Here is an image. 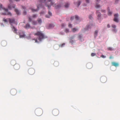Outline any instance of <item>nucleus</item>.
I'll list each match as a JSON object with an SVG mask.
<instances>
[{
	"label": "nucleus",
	"mask_w": 120,
	"mask_h": 120,
	"mask_svg": "<svg viewBox=\"0 0 120 120\" xmlns=\"http://www.w3.org/2000/svg\"><path fill=\"white\" fill-rule=\"evenodd\" d=\"M34 34L35 36H38V39L40 41H41L42 40L47 38L44 36L42 32L40 31H37L36 33H34Z\"/></svg>",
	"instance_id": "obj_1"
},
{
	"label": "nucleus",
	"mask_w": 120,
	"mask_h": 120,
	"mask_svg": "<svg viewBox=\"0 0 120 120\" xmlns=\"http://www.w3.org/2000/svg\"><path fill=\"white\" fill-rule=\"evenodd\" d=\"M51 1L52 0H48L47 2L45 3V5L48 7V9H49L51 5H53V7H55L56 8H58L60 7L59 5H57L56 6H55L56 4L55 3H52Z\"/></svg>",
	"instance_id": "obj_2"
},
{
	"label": "nucleus",
	"mask_w": 120,
	"mask_h": 120,
	"mask_svg": "<svg viewBox=\"0 0 120 120\" xmlns=\"http://www.w3.org/2000/svg\"><path fill=\"white\" fill-rule=\"evenodd\" d=\"M2 9H3L6 11L5 12L3 13L2 14L4 15H8L11 16L12 15V14L9 12L8 11V9H5L3 7L2 5L1 4H0V10Z\"/></svg>",
	"instance_id": "obj_3"
},
{
	"label": "nucleus",
	"mask_w": 120,
	"mask_h": 120,
	"mask_svg": "<svg viewBox=\"0 0 120 120\" xmlns=\"http://www.w3.org/2000/svg\"><path fill=\"white\" fill-rule=\"evenodd\" d=\"M42 109L40 108L36 109L35 111V113L36 114L37 116H41L42 113Z\"/></svg>",
	"instance_id": "obj_4"
},
{
	"label": "nucleus",
	"mask_w": 120,
	"mask_h": 120,
	"mask_svg": "<svg viewBox=\"0 0 120 120\" xmlns=\"http://www.w3.org/2000/svg\"><path fill=\"white\" fill-rule=\"evenodd\" d=\"M52 113L53 115L56 116L59 114V111L57 109H54L52 111Z\"/></svg>",
	"instance_id": "obj_5"
},
{
	"label": "nucleus",
	"mask_w": 120,
	"mask_h": 120,
	"mask_svg": "<svg viewBox=\"0 0 120 120\" xmlns=\"http://www.w3.org/2000/svg\"><path fill=\"white\" fill-rule=\"evenodd\" d=\"M19 35L20 38H23L25 36L24 32L22 31L19 32Z\"/></svg>",
	"instance_id": "obj_6"
},
{
	"label": "nucleus",
	"mask_w": 120,
	"mask_h": 120,
	"mask_svg": "<svg viewBox=\"0 0 120 120\" xmlns=\"http://www.w3.org/2000/svg\"><path fill=\"white\" fill-rule=\"evenodd\" d=\"M106 78L104 76L101 77L100 78V81L102 83L105 82L106 81Z\"/></svg>",
	"instance_id": "obj_7"
},
{
	"label": "nucleus",
	"mask_w": 120,
	"mask_h": 120,
	"mask_svg": "<svg viewBox=\"0 0 120 120\" xmlns=\"http://www.w3.org/2000/svg\"><path fill=\"white\" fill-rule=\"evenodd\" d=\"M10 93L12 95H14L16 94L17 91L15 89H12L11 90Z\"/></svg>",
	"instance_id": "obj_8"
},
{
	"label": "nucleus",
	"mask_w": 120,
	"mask_h": 120,
	"mask_svg": "<svg viewBox=\"0 0 120 120\" xmlns=\"http://www.w3.org/2000/svg\"><path fill=\"white\" fill-rule=\"evenodd\" d=\"M28 72L30 75H32L34 74V70L33 68H30L29 69Z\"/></svg>",
	"instance_id": "obj_9"
},
{
	"label": "nucleus",
	"mask_w": 120,
	"mask_h": 120,
	"mask_svg": "<svg viewBox=\"0 0 120 120\" xmlns=\"http://www.w3.org/2000/svg\"><path fill=\"white\" fill-rule=\"evenodd\" d=\"M118 16V14H116L114 15V21L117 22H119L117 18Z\"/></svg>",
	"instance_id": "obj_10"
},
{
	"label": "nucleus",
	"mask_w": 120,
	"mask_h": 120,
	"mask_svg": "<svg viewBox=\"0 0 120 120\" xmlns=\"http://www.w3.org/2000/svg\"><path fill=\"white\" fill-rule=\"evenodd\" d=\"M14 68L15 70H18L19 69L20 66L19 64H16L14 65Z\"/></svg>",
	"instance_id": "obj_11"
},
{
	"label": "nucleus",
	"mask_w": 120,
	"mask_h": 120,
	"mask_svg": "<svg viewBox=\"0 0 120 120\" xmlns=\"http://www.w3.org/2000/svg\"><path fill=\"white\" fill-rule=\"evenodd\" d=\"M11 27L12 29L13 32L15 33H17V29H16L14 26H13L12 25H11Z\"/></svg>",
	"instance_id": "obj_12"
},
{
	"label": "nucleus",
	"mask_w": 120,
	"mask_h": 120,
	"mask_svg": "<svg viewBox=\"0 0 120 120\" xmlns=\"http://www.w3.org/2000/svg\"><path fill=\"white\" fill-rule=\"evenodd\" d=\"M41 7L42 6L40 5H39L37 6L38 9H31V10L33 12H36L38 11L40 8H41Z\"/></svg>",
	"instance_id": "obj_13"
},
{
	"label": "nucleus",
	"mask_w": 120,
	"mask_h": 120,
	"mask_svg": "<svg viewBox=\"0 0 120 120\" xmlns=\"http://www.w3.org/2000/svg\"><path fill=\"white\" fill-rule=\"evenodd\" d=\"M101 0H97L96 2V5H95V7L97 8H98L100 7L99 5L98 4L99 2Z\"/></svg>",
	"instance_id": "obj_14"
},
{
	"label": "nucleus",
	"mask_w": 120,
	"mask_h": 120,
	"mask_svg": "<svg viewBox=\"0 0 120 120\" xmlns=\"http://www.w3.org/2000/svg\"><path fill=\"white\" fill-rule=\"evenodd\" d=\"M9 22L10 24L11 25H12L11 23H14L15 22V19L13 18L10 19L9 18Z\"/></svg>",
	"instance_id": "obj_15"
},
{
	"label": "nucleus",
	"mask_w": 120,
	"mask_h": 120,
	"mask_svg": "<svg viewBox=\"0 0 120 120\" xmlns=\"http://www.w3.org/2000/svg\"><path fill=\"white\" fill-rule=\"evenodd\" d=\"M27 65L29 66H31L33 64V62L32 61L29 60L27 61Z\"/></svg>",
	"instance_id": "obj_16"
},
{
	"label": "nucleus",
	"mask_w": 120,
	"mask_h": 120,
	"mask_svg": "<svg viewBox=\"0 0 120 120\" xmlns=\"http://www.w3.org/2000/svg\"><path fill=\"white\" fill-rule=\"evenodd\" d=\"M112 66H115L116 67H117L118 66V63H116L115 62H112Z\"/></svg>",
	"instance_id": "obj_17"
},
{
	"label": "nucleus",
	"mask_w": 120,
	"mask_h": 120,
	"mask_svg": "<svg viewBox=\"0 0 120 120\" xmlns=\"http://www.w3.org/2000/svg\"><path fill=\"white\" fill-rule=\"evenodd\" d=\"M92 26V25L90 24V25H87L85 28V29L86 30H87L89 29H90L91 28V26Z\"/></svg>",
	"instance_id": "obj_18"
},
{
	"label": "nucleus",
	"mask_w": 120,
	"mask_h": 120,
	"mask_svg": "<svg viewBox=\"0 0 120 120\" xmlns=\"http://www.w3.org/2000/svg\"><path fill=\"white\" fill-rule=\"evenodd\" d=\"M37 21L38 22V23L39 24H41L42 22L41 19L40 18H39L37 19Z\"/></svg>",
	"instance_id": "obj_19"
},
{
	"label": "nucleus",
	"mask_w": 120,
	"mask_h": 120,
	"mask_svg": "<svg viewBox=\"0 0 120 120\" xmlns=\"http://www.w3.org/2000/svg\"><path fill=\"white\" fill-rule=\"evenodd\" d=\"M48 14L49 15L48 16L47 15H46L45 17L47 18H49L50 16H51L52 15V14L51 12L49 11L48 12Z\"/></svg>",
	"instance_id": "obj_20"
},
{
	"label": "nucleus",
	"mask_w": 120,
	"mask_h": 120,
	"mask_svg": "<svg viewBox=\"0 0 120 120\" xmlns=\"http://www.w3.org/2000/svg\"><path fill=\"white\" fill-rule=\"evenodd\" d=\"M98 30H96L94 33V36L95 38H96L98 35Z\"/></svg>",
	"instance_id": "obj_21"
},
{
	"label": "nucleus",
	"mask_w": 120,
	"mask_h": 120,
	"mask_svg": "<svg viewBox=\"0 0 120 120\" xmlns=\"http://www.w3.org/2000/svg\"><path fill=\"white\" fill-rule=\"evenodd\" d=\"M15 5H14L12 6H11L10 5L8 6V8L9 9H11L12 8H15Z\"/></svg>",
	"instance_id": "obj_22"
},
{
	"label": "nucleus",
	"mask_w": 120,
	"mask_h": 120,
	"mask_svg": "<svg viewBox=\"0 0 120 120\" xmlns=\"http://www.w3.org/2000/svg\"><path fill=\"white\" fill-rule=\"evenodd\" d=\"M97 17H98L99 18L101 17V14L100 12H97Z\"/></svg>",
	"instance_id": "obj_23"
},
{
	"label": "nucleus",
	"mask_w": 120,
	"mask_h": 120,
	"mask_svg": "<svg viewBox=\"0 0 120 120\" xmlns=\"http://www.w3.org/2000/svg\"><path fill=\"white\" fill-rule=\"evenodd\" d=\"M54 64L55 66L57 67L59 65V63L58 62H55L54 63Z\"/></svg>",
	"instance_id": "obj_24"
},
{
	"label": "nucleus",
	"mask_w": 120,
	"mask_h": 120,
	"mask_svg": "<svg viewBox=\"0 0 120 120\" xmlns=\"http://www.w3.org/2000/svg\"><path fill=\"white\" fill-rule=\"evenodd\" d=\"M108 14L109 15H111L112 13L110 11V10L109 9V8H108Z\"/></svg>",
	"instance_id": "obj_25"
},
{
	"label": "nucleus",
	"mask_w": 120,
	"mask_h": 120,
	"mask_svg": "<svg viewBox=\"0 0 120 120\" xmlns=\"http://www.w3.org/2000/svg\"><path fill=\"white\" fill-rule=\"evenodd\" d=\"M32 23L34 25H36L37 24V21L33 20L32 22Z\"/></svg>",
	"instance_id": "obj_26"
},
{
	"label": "nucleus",
	"mask_w": 120,
	"mask_h": 120,
	"mask_svg": "<svg viewBox=\"0 0 120 120\" xmlns=\"http://www.w3.org/2000/svg\"><path fill=\"white\" fill-rule=\"evenodd\" d=\"M72 30L73 32H75L78 30V29L77 28H73L72 29Z\"/></svg>",
	"instance_id": "obj_27"
},
{
	"label": "nucleus",
	"mask_w": 120,
	"mask_h": 120,
	"mask_svg": "<svg viewBox=\"0 0 120 120\" xmlns=\"http://www.w3.org/2000/svg\"><path fill=\"white\" fill-rule=\"evenodd\" d=\"M30 25L28 23H27L26 26H25V28H29L30 27Z\"/></svg>",
	"instance_id": "obj_28"
},
{
	"label": "nucleus",
	"mask_w": 120,
	"mask_h": 120,
	"mask_svg": "<svg viewBox=\"0 0 120 120\" xmlns=\"http://www.w3.org/2000/svg\"><path fill=\"white\" fill-rule=\"evenodd\" d=\"M54 27V25L52 24H50L49 25V28H51Z\"/></svg>",
	"instance_id": "obj_29"
},
{
	"label": "nucleus",
	"mask_w": 120,
	"mask_h": 120,
	"mask_svg": "<svg viewBox=\"0 0 120 120\" xmlns=\"http://www.w3.org/2000/svg\"><path fill=\"white\" fill-rule=\"evenodd\" d=\"M3 20L5 22H8V21H9V18H7L6 19H3Z\"/></svg>",
	"instance_id": "obj_30"
},
{
	"label": "nucleus",
	"mask_w": 120,
	"mask_h": 120,
	"mask_svg": "<svg viewBox=\"0 0 120 120\" xmlns=\"http://www.w3.org/2000/svg\"><path fill=\"white\" fill-rule=\"evenodd\" d=\"M15 12H16L17 14L18 15L19 14V11L17 9H15Z\"/></svg>",
	"instance_id": "obj_31"
},
{
	"label": "nucleus",
	"mask_w": 120,
	"mask_h": 120,
	"mask_svg": "<svg viewBox=\"0 0 120 120\" xmlns=\"http://www.w3.org/2000/svg\"><path fill=\"white\" fill-rule=\"evenodd\" d=\"M108 49L110 51H112L114 50V49L112 47H109L108 48Z\"/></svg>",
	"instance_id": "obj_32"
},
{
	"label": "nucleus",
	"mask_w": 120,
	"mask_h": 120,
	"mask_svg": "<svg viewBox=\"0 0 120 120\" xmlns=\"http://www.w3.org/2000/svg\"><path fill=\"white\" fill-rule=\"evenodd\" d=\"M46 0H39V2L40 3H42L45 2Z\"/></svg>",
	"instance_id": "obj_33"
},
{
	"label": "nucleus",
	"mask_w": 120,
	"mask_h": 120,
	"mask_svg": "<svg viewBox=\"0 0 120 120\" xmlns=\"http://www.w3.org/2000/svg\"><path fill=\"white\" fill-rule=\"evenodd\" d=\"M38 16L37 14H34L32 16V17L34 18H35Z\"/></svg>",
	"instance_id": "obj_34"
},
{
	"label": "nucleus",
	"mask_w": 120,
	"mask_h": 120,
	"mask_svg": "<svg viewBox=\"0 0 120 120\" xmlns=\"http://www.w3.org/2000/svg\"><path fill=\"white\" fill-rule=\"evenodd\" d=\"M65 45V43H63L62 44H60L59 45V46L60 47H63L64 45Z\"/></svg>",
	"instance_id": "obj_35"
},
{
	"label": "nucleus",
	"mask_w": 120,
	"mask_h": 120,
	"mask_svg": "<svg viewBox=\"0 0 120 120\" xmlns=\"http://www.w3.org/2000/svg\"><path fill=\"white\" fill-rule=\"evenodd\" d=\"M75 19H76V20H79V18L78 16H77V15H76L75 16Z\"/></svg>",
	"instance_id": "obj_36"
},
{
	"label": "nucleus",
	"mask_w": 120,
	"mask_h": 120,
	"mask_svg": "<svg viewBox=\"0 0 120 120\" xmlns=\"http://www.w3.org/2000/svg\"><path fill=\"white\" fill-rule=\"evenodd\" d=\"M96 55V53H92L91 54V56H93Z\"/></svg>",
	"instance_id": "obj_37"
},
{
	"label": "nucleus",
	"mask_w": 120,
	"mask_h": 120,
	"mask_svg": "<svg viewBox=\"0 0 120 120\" xmlns=\"http://www.w3.org/2000/svg\"><path fill=\"white\" fill-rule=\"evenodd\" d=\"M77 3H78V7L80 4L81 2L80 1H79Z\"/></svg>",
	"instance_id": "obj_38"
},
{
	"label": "nucleus",
	"mask_w": 120,
	"mask_h": 120,
	"mask_svg": "<svg viewBox=\"0 0 120 120\" xmlns=\"http://www.w3.org/2000/svg\"><path fill=\"white\" fill-rule=\"evenodd\" d=\"M69 31V29H66L65 30V32L66 33L68 32Z\"/></svg>",
	"instance_id": "obj_39"
},
{
	"label": "nucleus",
	"mask_w": 120,
	"mask_h": 120,
	"mask_svg": "<svg viewBox=\"0 0 120 120\" xmlns=\"http://www.w3.org/2000/svg\"><path fill=\"white\" fill-rule=\"evenodd\" d=\"M69 4L68 3H67L65 5V7L66 8H68L69 5Z\"/></svg>",
	"instance_id": "obj_40"
},
{
	"label": "nucleus",
	"mask_w": 120,
	"mask_h": 120,
	"mask_svg": "<svg viewBox=\"0 0 120 120\" xmlns=\"http://www.w3.org/2000/svg\"><path fill=\"white\" fill-rule=\"evenodd\" d=\"M68 26L69 27L71 28L72 27V25L71 24L69 23L68 25Z\"/></svg>",
	"instance_id": "obj_41"
},
{
	"label": "nucleus",
	"mask_w": 120,
	"mask_h": 120,
	"mask_svg": "<svg viewBox=\"0 0 120 120\" xmlns=\"http://www.w3.org/2000/svg\"><path fill=\"white\" fill-rule=\"evenodd\" d=\"M13 63H15V61H14V60H13V61H12L11 62V64L12 65H13Z\"/></svg>",
	"instance_id": "obj_42"
},
{
	"label": "nucleus",
	"mask_w": 120,
	"mask_h": 120,
	"mask_svg": "<svg viewBox=\"0 0 120 120\" xmlns=\"http://www.w3.org/2000/svg\"><path fill=\"white\" fill-rule=\"evenodd\" d=\"M101 57L103 58H106V56H104L103 55H102L101 56Z\"/></svg>",
	"instance_id": "obj_43"
},
{
	"label": "nucleus",
	"mask_w": 120,
	"mask_h": 120,
	"mask_svg": "<svg viewBox=\"0 0 120 120\" xmlns=\"http://www.w3.org/2000/svg\"><path fill=\"white\" fill-rule=\"evenodd\" d=\"M112 27L114 28H115L116 27V26L115 25H112Z\"/></svg>",
	"instance_id": "obj_44"
},
{
	"label": "nucleus",
	"mask_w": 120,
	"mask_h": 120,
	"mask_svg": "<svg viewBox=\"0 0 120 120\" xmlns=\"http://www.w3.org/2000/svg\"><path fill=\"white\" fill-rule=\"evenodd\" d=\"M29 22H31L32 21V19L30 17H29Z\"/></svg>",
	"instance_id": "obj_45"
},
{
	"label": "nucleus",
	"mask_w": 120,
	"mask_h": 120,
	"mask_svg": "<svg viewBox=\"0 0 120 120\" xmlns=\"http://www.w3.org/2000/svg\"><path fill=\"white\" fill-rule=\"evenodd\" d=\"M61 26L62 27H64L65 26V24L63 23L61 24Z\"/></svg>",
	"instance_id": "obj_46"
},
{
	"label": "nucleus",
	"mask_w": 120,
	"mask_h": 120,
	"mask_svg": "<svg viewBox=\"0 0 120 120\" xmlns=\"http://www.w3.org/2000/svg\"><path fill=\"white\" fill-rule=\"evenodd\" d=\"M101 11L102 12H103L105 13L106 12V11L105 10H101Z\"/></svg>",
	"instance_id": "obj_47"
},
{
	"label": "nucleus",
	"mask_w": 120,
	"mask_h": 120,
	"mask_svg": "<svg viewBox=\"0 0 120 120\" xmlns=\"http://www.w3.org/2000/svg\"><path fill=\"white\" fill-rule=\"evenodd\" d=\"M23 14L24 15H26V11L24 10L23 11Z\"/></svg>",
	"instance_id": "obj_48"
},
{
	"label": "nucleus",
	"mask_w": 120,
	"mask_h": 120,
	"mask_svg": "<svg viewBox=\"0 0 120 120\" xmlns=\"http://www.w3.org/2000/svg\"><path fill=\"white\" fill-rule=\"evenodd\" d=\"M45 13V12H44V11H41L40 13V14L41 15V14H44Z\"/></svg>",
	"instance_id": "obj_49"
},
{
	"label": "nucleus",
	"mask_w": 120,
	"mask_h": 120,
	"mask_svg": "<svg viewBox=\"0 0 120 120\" xmlns=\"http://www.w3.org/2000/svg\"><path fill=\"white\" fill-rule=\"evenodd\" d=\"M74 19V17H71V20H73Z\"/></svg>",
	"instance_id": "obj_50"
},
{
	"label": "nucleus",
	"mask_w": 120,
	"mask_h": 120,
	"mask_svg": "<svg viewBox=\"0 0 120 120\" xmlns=\"http://www.w3.org/2000/svg\"><path fill=\"white\" fill-rule=\"evenodd\" d=\"M89 17L90 19H91L92 18V17L91 15H90L89 16Z\"/></svg>",
	"instance_id": "obj_51"
},
{
	"label": "nucleus",
	"mask_w": 120,
	"mask_h": 120,
	"mask_svg": "<svg viewBox=\"0 0 120 120\" xmlns=\"http://www.w3.org/2000/svg\"><path fill=\"white\" fill-rule=\"evenodd\" d=\"M34 40H35V42H38V41L37 39H35V38H34Z\"/></svg>",
	"instance_id": "obj_52"
},
{
	"label": "nucleus",
	"mask_w": 120,
	"mask_h": 120,
	"mask_svg": "<svg viewBox=\"0 0 120 120\" xmlns=\"http://www.w3.org/2000/svg\"><path fill=\"white\" fill-rule=\"evenodd\" d=\"M109 59H112L113 58V57L112 56H110V57H109Z\"/></svg>",
	"instance_id": "obj_53"
},
{
	"label": "nucleus",
	"mask_w": 120,
	"mask_h": 120,
	"mask_svg": "<svg viewBox=\"0 0 120 120\" xmlns=\"http://www.w3.org/2000/svg\"><path fill=\"white\" fill-rule=\"evenodd\" d=\"M86 1L87 3H89V0H86Z\"/></svg>",
	"instance_id": "obj_54"
},
{
	"label": "nucleus",
	"mask_w": 120,
	"mask_h": 120,
	"mask_svg": "<svg viewBox=\"0 0 120 120\" xmlns=\"http://www.w3.org/2000/svg\"><path fill=\"white\" fill-rule=\"evenodd\" d=\"M89 64H88L87 65V68H89L88 67L89 66Z\"/></svg>",
	"instance_id": "obj_55"
},
{
	"label": "nucleus",
	"mask_w": 120,
	"mask_h": 120,
	"mask_svg": "<svg viewBox=\"0 0 120 120\" xmlns=\"http://www.w3.org/2000/svg\"><path fill=\"white\" fill-rule=\"evenodd\" d=\"M107 26L108 27V28H109L110 27V25L109 24H108L107 25Z\"/></svg>",
	"instance_id": "obj_56"
},
{
	"label": "nucleus",
	"mask_w": 120,
	"mask_h": 120,
	"mask_svg": "<svg viewBox=\"0 0 120 120\" xmlns=\"http://www.w3.org/2000/svg\"><path fill=\"white\" fill-rule=\"evenodd\" d=\"M16 2H18L20 0H14Z\"/></svg>",
	"instance_id": "obj_57"
},
{
	"label": "nucleus",
	"mask_w": 120,
	"mask_h": 120,
	"mask_svg": "<svg viewBox=\"0 0 120 120\" xmlns=\"http://www.w3.org/2000/svg\"><path fill=\"white\" fill-rule=\"evenodd\" d=\"M22 8L23 9H24V10L25 9V7H24V6H22Z\"/></svg>",
	"instance_id": "obj_58"
},
{
	"label": "nucleus",
	"mask_w": 120,
	"mask_h": 120,
	"mask_svg": "<svg viewBox=\"0 0 120 120\" xmlns=\"http://www.w3.org/2000/svg\"><path fill=\"white\" fill-rule=\"evenodd\" d=\"M76 3L75 4V5H76V3Z\"/></svg>",
	"instance_id": "obj_59"
},
{
	"label": "nucleus",
	"mask_w": 120,
	"mask_h": 120,
	"mask_svg": "<svg viewBox=\"0 0 120 120\" xmlns=\"http://www.w3.org/2000/svg\"><path fill=\"white\" fill-rule=\"evenodd\" d=\"M71 41H70V42H71Z\"/></svg>",
	"instance_id": "obj_60"
},
{
	"label": "nucleus",
	"mask_w": 120,
	"mask_h": 120,
	"mask_svg": "<svg viewBox=\"0 0 120 120\" xmlns=\"http://www.w3.org/2000/svg\"><path fill=\"white\" fill-rule=\"evenodd\" d=\"M9 0L10 1V0Z\"/></svg>",
	"instance_id": "obj_61"
}]
</instances>
